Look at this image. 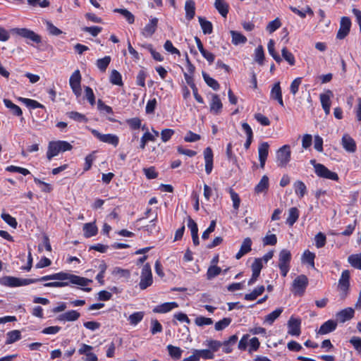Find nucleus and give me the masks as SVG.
Masks as SVG:
<instances>
[{
  "mask_svg": "<svg viewBox=\"0 0 361 361\" xmlns=\"http://www.w3.org/2000/svg\"><path fill=\"white\" fill-rule=\"evenodd\" d=\"M92 135L96 137L99 141L111 144L114 147L118 145L119 139L118 137L113 134H102L98 130L92 129L91 130Z\"/></svg>",
  "mask_w": 361,
  "mask_h": 361,
  "instance_id": "9d476101",
  "label": "nucleus"
},
{
  "mask_svg": "<svg viewBox=\"0 0 361 361\" xmlns=\"http://www.w3.org/2000/svg\"><path fill=\"white\" fill-rule=\"evenodd\" d=\"M4 103L7 108L10 109L12 111V113L14 115L18 116L22 115L23 112L21 109L16 104H13L11 100L8 99H4Z\"/></svg>",
  "mask_w": 361,
  "mask_h": 361,
  "instance_id": "a19ab883",
  "label": "nucleus"
},
{
  "mask_svg": "<svg viewBox=\"0 0 361 361\" xmlns=\"http://www.w3.org/2000/svg\"><path fill=\"white\" fill-rule=\"evenodd\" d=\"M193 355L197 357L198 361H200V357L204 359H213L214 357V353L207 349L204 350H194Z\"/></svg>",
  "mask_w": 361,
  "mask_h": 361,
  "instance_id": "f704fd0d",
  "label": "nucleus"
},
{
  "mask_svg": "<svg viewBox=\"0 0 361 361\" xmlns=\"http://www.w3.org/2000/svg\"><path fill=\"white\" fill-rule=\"evenodd\" d=\"M204 159L205 161V171L209 175L213 169V152L209 147L204 150Z\"/></svg>",
  "mask_w": 361,
  "mask_h": 361,
  "instance_id": "f3484780",
  "label": "nucleus"
},
{
  "mask_svg": "<svg viewBox=\"0 0 361 361\" xmlns=\"http://www.w3.org/2000/svg\"><path fill=\"white\" fill-rule=\"evenodd\" d=\"M294 189L295 194L300 197L302 198L304 197L307 192V188L305 183L301 180H297L294 183Z\"/></svg>",
  "mask_w": 361,
  "mask_h": 361,
  "instance_id": "c9c22d12",
  "label": "nucleus"
},
{
  "mask_svg": "<svg viewBox=\"0 0 361 361\" xmlns=\"http://www.w3.org/2000/svg\"><path fill=\"white\" fill-rule=\"evenodd\" d=\"M281 26V23L279 18H276L272 21H270L267 25L266 30L269 33L275 32Z\"/></svg>",
  "mask_w": 361,
  "mask_h": 361,
  "instance_id": "5fc2aeb1",
  "label": "nucleus"
},
{
  "mask_svg": "<svg viewBox=\"0 0 361 361\" xmlns=\"http://www.w3.org/2000/svg\"><path fill=\"white\" fill-rule=\"evenodd\" d=\"M114 12L122 15L129 24H133L135 21V16L132 13L126 8H115Z\"/></svg>",
  "mask_w": 361,
  "mask_h": 361,
  "instance_id": "4c0bfd02",
  "label": "nucleus"
},
{
  "mask_svg": "<svg viewBox=\"0 0 361 361\" xmlns=\"http://www.w3.org/2000/svg\"><path fill=\"white\" fill-rule=\"evenodd\" d=\"M221 272V269L217 266H211L207 272V279H212L218 276Z\"/></svg>",
  "mask_w": 361,
  "mask_h": 361,
  "instance_id": "052dcab7",
  "label": "nucleus"
},
{
  "mask_svg": "<svg viewBox=\"0 0 361 361\" xmlns=\"http://www.w3.org/2000/svg\"><path fill=\"white\" fill-rule=\"evenodd\" d=\"M355 311L352 307H348L336 313L337 319L342 323L351 319L354 317Z\"/></svg>",
  "mask_w": 361,
  "mask_h": 361,
  "instance_id": "aec40b11",
  "label": "nucleus"
},
{
  "mask_svg": "<svg viewBox=\"0 0 361 361\" xmlns=\"http://www.w3.org/2000/svg\"><path fill=\"white\" fill-rule=\"evenodd\" d=\"M11 32L37 44L40 43L42 41V38L39 35L27 28H13L11 30Z\"/></svg>",
  "mask_w": 361,
  "mask_h": 361,
  "instance_id": "0eeeda50",
  "label": "nucleus"
},
{
  "mask_svg": "<svg viewBox=\"0 0 361 361\" xmlns=\"http://www.w3.org/2000/svg\"><path fill=\"white\" fill-rule=\"evenodd\" d=\"M262 267H263L262 259L257 258L255 259L254 262L252 263V264L251 266L252 271L253 273H257V274H260Z\"/></svg>",
  "mask_w": 361,
  "mask_h": 361,
  "instance_id": "774afa93",
  "label": "nucleus"
},
{
  "mask_svg": "<svg viewBox=\"0 0 361 361\" xmlns=\"http://www.w3.org/2000/svg\"><path fill=\"white\" fill-rule=\"evenodd\" d=\"M231 322V319L225 317L223 319L216 322L214 328L216 331H221L226 328Z\"/></svg>",
  "mask_w": 361,
  "mask_h": 361,
  "instance_id": "e2e57ef3",
  "label": "nucleus"
},
{
  "mask_svg": "<svg viewBox=\"0 0 361 361\" xmlns=\"http://www.w3.org/2000/svg\"><path fill=\"white\" fill-rule=\"evenodd\" d=\"M222 103L217 94H213L210 104V111L214 114H219L222 109Z\"/></svg>",
  "mask_w": 361,
  "mask_h": 361,
  "instance_id": "cd10ccee",
  "label": "nucleus"
},
{
  "mask_svg": "<svg viewBox=\"0 0 361 361\" xmlns=\"http://www.w3.org/2000/svg\"><path fill=\"white\" fill-rule=\"evenodd\" d=\"M152 282L153 279L151 267L150 265L147 263L142 269L139 287L140 290H145L152 284Z\"/></svg>",
  "mask_w": 361,
  "mask_h": 361,
  "instance_id": "423d86ee",
  "label": "nucleus"
},
{
  "mask_svg": "<svg viewBox=\"0 0 361 361\" xmlns=\"http://www.w3.org/2000/svg\"><path fill=\"white\" fill-rule=\"evenodd\" d=\"M199 23L200 24L202 32L204 35H209L213 31V26L210 21L207 20L202 17H198Z\"/></svg>",
  "mask_w": 361,
  "mask_h": 361,
  "instance_id": "72a5a7b5",
  "label": "nucleus"
},
{
  "mask_svg": "<svg viewBox=\"0 0 361 361\" xmlns=\"http://www.w3.org/2000/svg\"><path fill=\"white\" fill-rule=\"evenodd\" d=\"M337 326V322L334 320H328L325 322L319 328L317 334L321 335L327 334L334 331Z\"/></svg>",
  "mask_w": 361,
  "mask_h": 361,
  "instance_id": "5701e85b",
  "label": "nucleus"
},
{
  "mask_svg": "<svg viewBox=\"0 0 361 361\" xmlns=\"http://www.w3.org/2000/svg\"><path fill=\"white\" fill-rule=\"evenodd\" d=\"M301 320L291 317L288 322V333L291 336H299L300 335Z\"/></svg>",
  "mask_w": 361,
  "mask_h": 361,
  "instance_id": "ddd939ff",
  "label": "nucleus"
},
{
  "mask_svg": "<svg viewBox=\"0 0 361 361\" xmlns=\"http://www.w3.org/2000/svg\"><path fill=\"white\" fill-rule=\"evenodd\" d=\"M231 34L232 36V43L235 45L245 44L247 42V38L238 32L232 30Z\"/></svg>",
  "mask_w": 361,
  "mask_h": 361,
  "instance_id": "79ce46f5",
  "label": "nucleus"
},
{
  "mask_svg": "<svg viewBox=\"0 0 361 361\" xmlns=\"http://www.w3.org/2000/svg\"><path fill=\"white\" fill-rule=\"evenodd\" d=\"M81 74L80 71L75 70L70 77L69 84L70 86L75 94V95L78 97L81 95L82 89H81Z\"/></svg>",
  "mask_w": 361,
  "mask_h": 361,
  "instance_id": "1a4fd4ad",
  "label": "nucleus"
},
{
  "mask_svg": "<svg viewBox=\"0 0 361 361\" xmlns=\"http://www.w3.org/2000/svg\"><path fill=\"white\" fill-rule=\"evenodd\" d=\"M206 345L209 348L210 350L214 353L222 347V342L216 340H207Z\"/></svg>",
  "mask_w": 361,
  "mask_h": 361,
  "instance_id": "0e129e2a",
  "label": "nucleus"
},
{
  "mask_svg": "<svg viewBox=\"0 0 361 361\" xmlns=\"http://www.w3.org/2000/svg\"><path fill=\"white\" fill-rule=\"evenodd\" d=\"M80 314L76 310H70L58 316L57 320L61 322H74L79 319Z\"/></svg>",
  "mask_w": 361,
  "mask_h": 361,
  "instance_id": "4be33fe9",
  "label": "nucleus"
},
{
  "mask_svg": "<svg viewBox=\"0 0 361 361\" xmlns=\"http://www.w3.org/2000/svg\"><path fill=\"white\" fill-rule=\"evenodd\" d=\"M1 217L6 224H8L12 228H17L18 223L16 219L14 217L11 216L10 214L3 213L1 214Z\"/></svg>",
  "mask_w": 361,
  "mask_h": 361,
  "instance_id": "bf43d9fd",
  "label": "nucleus"
},
{
  "mask_svg": "<svg viewBox=\"0 0 361 361\" xmlns=\"http://www.w3.org/2000/svg\"><path fill=\"white\" fill-rule=\"evenodd\" d=\"M270 231H268L267 235L262 239L264 245H275L277 243V238L275 234H271Z\"/></svg>",
  "mask_w": 361,
  "mask_h": 361,
  "instance_id": "3c124183",
  "label": "nucleus"
},
{
  "mask_svg": "<svg viewBox=\"0 0 361 361\" xmlns=\"http://www.w3.org/2000/svg\"><path fill=\"white\" fill-rule=\"evenodd\" d=\"M274 41L273 39H270L267 44L268 51L269 54L274 58V59L276 61V63H281L282 61V59L281 56L276 54L275 51V47H274Z\"/></svg>",
  "mask_w": 361,
  "mask_h": 361,
  "instance_id": "37998d69",
  "label": "nucleus"
},
{
  "mask_svg": "<svg viewBox=\"0 0 361 361\" xmlns=\"http://www.w3.org/2000/svg\"><path fill=\"white\" fill-rule=\"evenodd\" d=\"M252 240L250 238H246L243 240L240 246V250L235 255L237 259H240L243 256L251 251Z\"/></svg>",
  "mask_w": 361,
  "mask_h": 361,
  "instance_id": "b1692460",
  "label": "nucleus"
},
{
  "mask_svg": "<svg viewBox=\"0 0 361 361\" xmlns=\"http://www.w3.org/2000/svg\"><path fill=\"white\" fill-rule=\"evenodd\" d=\"M61 273L65 274H67V275H69L71 276H74L75 278H78V279H79V280H78V282H76V283H73V282H71V279H64V280H59L60 281L46 283L44 284V286L61 288V287L68 286L70 284H73V285H78L81 287H85V286H88L90 283H92V280L87 279V278L81 277V276H77L75 274L63 272V271H61Z\"/></svg>",
  "mask_w": 361,
  "mask_h": 361,
  "instance_id": "f03ea898",
  "label": "nucleus"
},
{
  "mask_svg": "<svg viewBox=\"0 0 361 361\" xmlns=\"http://www.w3.org/2000/svg\"><path fill=\"white\" fill-rule=\"evenodd\" d=\"M155 137L149 132H146L142 136L140 140V148L144 149L145 148L146 144L149 141H154Z\"/></svg>",
  "mask_w": 361,
  "mask_h": 361,
  "instance_id": "13d9d810",
  "label": "nucleus"
},
{
  "mask_svg": "<svg viewBox=\"0 0 361 361\" xmlns=\"http://www.w3.org/2000/svg\"><path fill=\"white\" fill-rule=\"evenodd\" d=\"M21 338V333L19 330H13L6 334V344L9 345Z\"/></svg>",
  "mask_w": 361,
  "mask_h": 361,
  "instance_id": "473e14b6",
  "label": "nucleus"
},
{
  "mask_svg": "<svg viewBox=\"0 0 361 361\" xmlns=\"http://www.w3.org/2000/svg\"><path fill=\"white\" fill-rule=\"evenodd\" d=\"M264 291V286H260L256 288L251 292L250 293L245 294V299L246 300H255L258 296L261 295L263 292Z\"/></svg>",
  "mask_w": 361,
  "mask_h": 361,
  "instance_id": "58836bf2",
  "label": "nucleus"
},
{
  "mask_svg": "<svg viewBox=\"0 0 361 361\" xmlns=\"http://www.w3.org/2000/svg\"><path fill=\"white\" fill-rule=\"evenodd\" d=\"M283 312L282 308H277L265 317L264 322L272 324L274 321L281 315Z\"/></svg>",
  "mask_w": 361,
  "mask_h": 361,
  "instance_id": "ea45409f",
  "label": "nucleus"
},
{
  "mask_svg": "<svg viewBox=\"0 0 361 361\" xmlns=\"http://www.w3.org/2000/svg\"><path fill=\"white\" fill-rule=\"evenodd\" d=\"M349 342L353 345L355 350L359 355H361V338L353 336Z\"/></svg>",
  "mask_w": 361,
  "mask_h": 361,
  "instance_id": "338daca9",
  "label": "nucleus"
},
{
  "mask_svg": "<svg viewBox=\"0 0 361 361\" xmlns=\"http://www.w3.org/2000/svg\"><path fill=\"white\" fill-rule=\"evenodd\" d=\"M178 307V305L176 302H164L155 307L153 310V312L156 313H166Z\"/></svg>",
  "mask_w": 361,
  "mask_h": 361,
  "instance_id": "a878e982",
  "label": "nucleus"
},
{
  "mask_svg": "<svg viewBox=\"0 0 361 361\" xmlns=\"http://www.w3.org/2000/svg\"><path fill=\"white\" fill-rule=\"evenodd\" d=\"M203 78L208 86L212 87L214 90H217L219 88V84L214 78H211L208 74L202 72Z\"/></svg>",
  "mask_w": 361,
  "mask_h": 361,
  "instance_id": "49530a36",
  "label": "nucleus"
},
{
  "mask_svg": "<svg viewBox=\"0 0 361 361\" xmlns=\"http://www.w3.org/2000/svg\"><path fill=\"white\" fill-rule=\"evenodd\" d=\"M269 188V178L264 175L261 178L260 181L255 186V191L256 193H262L266 192Z\"/></svg>",
  "mask_w": 361,
  "mask_h": 361,
  "instance_id": "7c9ffc66",
  "label": "nucleus"
},
{
  "mask_svg": "<svg viewBox=\"0 0 361 361\" xmlns=\"http://www.w3.org/2000/svg\"><path fill=\"white\" fill-rule=\"evenodd\" d=\"M333 92L330 90H326L325 92L320 94L319 95L322 109L326 115H329L330 113V108L331 104V99L333 97Z\"/></svg>",
  "mask_w": 361,
  "mask_h": 361,
  "instance_id": "4468645a",
  "label": "nucleus"
},
{
  "mask_svg": "<svg viewBox=\"0 0 361 361\" xmlns=\"http://www.w3.org/2000/svg\"><path fill=\"white\" fill-rule=\"evenodd\" d=\"M281 54L283 58L290 65L293 66L295 64V57L293 54L290 52L286 47H283L281 50Z\"/></svg>",
  "mask_w": 361,
  "mask_h": 361,
  "instance_id": "6e6d98bb",
  "label": "nucleus"
},
{
  "mask_svg": "<svg viewBox=\"0 0 361 361\" xmlns=\"http://www.w3.org/2000/svg\"><path fill=\"white\" fill-rule=\"evenodd\" d=\"M158 23V19L154 18L150 20L149 23L147 24L142 30V35L145 37H151L156 31Z\"/></svg>",
  "mask_w": 361,
  "mask_h": 361,
  "instance_id": "393cba45",
  "label": "nucleus"
},
{
  "mask_svg": "<svg viewBox=\"0 0 361 361\" xmlns=\"http://www.w3.org/2000/svg\"><path fill=\"white\" fill-rule=\"evenodd\" d=\"M314 240L316 247L317 248H321L325 245L326 238L324 233L319 232L315 235Z\"/></svg>",
  "mask_w": 361,
  "mask_h": 361,
  "instance_id": "680f3d73",
  "label": "nucleus"
},
{
  "mask_svg": "<svg viewBox=\"0 0 361 361\" xmlns=\"http://www.w3.org/2000/svg\"><path fill=\"white\" fill-rule=\"evenodd\" d=\"M269 145L267 142L262 143L258 148L259 160L260 162V167L264 168L265 162L269 154Z\"/></svg>",
  "mask_w": 361,
  "mask_h": 361,
  "instance_id": "a211bd4d",
  "label": "nucleus"
},
{
  "mask_svg": "<svg viewBox=\"0 0 361 361\" xmlns=\"http://www.w3.org/2000/svg\"><path fill=\"white\" fill-rule=\"evenodd\" d=\"M143 317L144 313L142 312H134L129 316L128 321L130 324L135 326L142 320Z\"/></svg>",
  "mask_w": 361,
  "mask_h": 361,
  "instance_id": "8fccbe9b",
  "label": "nucleus"
},
{
  "mask_svg": "<svg viewBox=\"0 0 361 361\" xmlns=\"http://www.w3.org/2000/svg\"><path fill=\"white\" fill-rule=\"evenodd\" d=\"M84 236L85 238H91L97 234L98 228L95 225V221L92 223H87L83 225Z\"/></svg>",
  "mask_w": 361,
  "mask_h": 361,
  "instance_id": "bb28decb",
  "label": "nucleus"
},
{
  "mask_svg": "<svg viewBox=\"0 0 361 361\" xmlns=\"http://www.w3.org/2000/svg\"><path fill=\"white\" fill-rule=\"evenodd\" d=\"M228 192L231 195V198L233 202V207L235 210L238 211L240 204V197L238 194L235 192L232 188H229Z\"/></svg>",
  "mask_w": 361,
  "mask_h": 361,
  "instance_id": "603ef678",
  "label": "nucleus"
},
{
  "mask_svg": "<svg viewBox=\"0 0 361 361\" xmlns=\"http://www.w3.org/2000/svg\"><path fill=\"white\" fill-rule=\"evenodd\" d=\"M67 114L70 118H71L75 121L83 122V123H86L87 121V118H86V116L84 114H82L80 113H78L76 111H71V112H68Z\"/></svg>",
  "mask_w": 361,
  "mask_h": 361,
  "instance_id": "4d7b16f0",
  "label": "nucleus"
},
{
  "mask_svg": "<svg viewBox=\"0 0 361 361\" xmlns=\"http://www.w3.org/2000/svg\"><path fill=\"white\" fill-rule=\"evenodd\" d=\"M348 262L355 268L361 270V257L360 255H351L348 257Z\"/></svg>",
  "mask_w": 361,
  "mask_h": 361,
  "instance_id": "864d4df0",
  "label": "nucleus"
},
{
  "mask_svg": "<svg viewBox=\"0 0 361 361\" xmlns=\"http://www.w3.org/2000/svg\"><path fill=\"white\" fill-rule=\"evenodd\" d=\"M314 258L315 254L307 250L303 252L301 259L302 263H307L312 267H314Z\"/></svg>",
  "mask_w": 361,
  "mask_h": 361,
  "instance_id": "e433bc0d",
  "label": "nucleus"
},
{
  "mask_svg": "<svg viewBox=\"0 0 361 361\" xmlns=\"http://www.w3.org/2000/svg\"><path fill=\"white\" fill-rule=\"evenodd\" d=\"M111 62V57L106 56L102 59H99L97 61V66L102 72H105L108 66Z\"/></svg>",
  "mask_w": 361,
  "mask_h": 361,
  "instance_id": "c03bdc74",
  "label": "nucleus"
},
{
  "mask_svg": "<svg viewBox=\"0 0 361 361\" xmlns=\"http://www.w3.org/2000/svg\"><path fill=\"white\" fill-rule=\"evenodd\" d=\"M290 147L285 145L276 152V162L279 166L285 167L290 160Z\"/></svg>",
  "mask_w": 361,
  "mask_h": 361,
  "instance_id": "6e6552de",
  "label": "nucleus"
},
{
  "mask_svg": "<svg viewBox=\"0 0 361 361\" xmlns=\"http://www.w3.org/2000/svg\"><path fill=\"white\" fill-rule=\"evenodd\" d=\"M167 349L169 355L174 359L178 360L182 355V350L179 347H176L172 345H169Z\"/></svg>",
  "mask_w": 361,
  "mask_h": 361,
  "instance_id": "de8ad7c7",
  "label": "nucleus"
},
{
  "mask_svg": "<svg viewBox=\"0 0 361 361\" xmlns=\"http://www.w3.org/2000/svg\"><path fill=\"white\" fill-rule=\"evenodd\" d=\"M214 7L223 17L227 16L229 6L225 0H215Z\"/></svg>",
  "mask_w": 361,
  "mask_h": 361,
  "instance_id": "c756f323",
  "label": "nucleus"
},
{
  "mask_svg": "<svg viewBox=\"0 0 361 361\" xmlns=\"http://www.w3.org/2000/svg\"><path fill=\"white\" fill-rule=\"evenodd\" d=\"M343 147L348 152L353 153L356 151V144L355 140L348 134H345L342 137Z\"/></svg>",
  "mask_w": 361,
  "mask_h": 361,
  "instance_id": "412c9836",
  "label": "nucleus"
},
{
  "mask_svg": "<svg viewBox=\"0 0 361 361\" xmlns=\"http://www.w3.org/2000/svg\"><path fill=\"white\" fill-rule=\"evenodd\" d=\"M314 172L319 178L332 180H338L339 178L336 173L331 171L323 164L316 165V171Z\"/></svg>",
  "mask_w": 361,
  "mask_h": 361,
  "instance_id": "9b49d317",
  "label": "nucleus"
},
{
  "mask_svg": "<svg viewBox=\"0 0 361 361\" xmlns=\"http://www.w3.org/2000/svg\"><path fill=\"white\" fill-rule=\"evenodd\" d=\"M19 99L21 102H23L27 107H30L31 109H37V108L44 109V105L39 103L36 100L27 99V98H23V97H20Z\"/></svg>",
  "mask_w": 361,
  "mask_h": 361,
  "instance_id": "a18cd8bd",
  "label": "nucleus"
},
{
  "mask_svg": "<svg viewBox=\"0 0 361 361\" xmlns=\"http://www.w3.org/2000/svg\"><path fill=\"white\" fill-rule=\"evenodd\" d=\"M255 61L260 65L263 63L264 59V49L262 46H258L255 51Z\"/></svg>",
  "mask_w": 361,
  "mask_h": 361,
  "instance_id": "69168bd1",
  "label": "nucleus"
},
{
  "mask_svg": "<svg viewBox=\"0 0 361 361\" xmlns=\"http://www.w3.org/2000/svg\"><path fill=\"white\" fill-rule=\"evenodd\" d=\"M299 217V210L296 207H291L288 211V216L286 219V224L290 226L297 221Z\"/></svg>",
  "mask_w": 361,
  "mask_h": 361,
  "instance_id": "2f4dec72",
  "label": "nucleus"
},
{
  "mask_svg": "<svg viewBox=\"0 0 361 361\" xmlns=\"http://www.w3.org/2000/svg\"><path fill=\"white\" fill-rule=\"evenodd\" d=\"M291 260L290 252L286 249H283L279 256V267L281 275L286 276L290 269V262Z\"/></svg>",
  "mask_w": 361,
  "mask_h": 361,
  "instance_id": "20e7f679",
  "label": "nucleus"
},
{
  "mask_svg": "<svg viewBox=\"0 0 361 361\" xmlns=\"http://www.w3.org/2000/svg\"><path fill=\"white\" fill-rule=\"evenodd\" d=\"M308 285V279L304 275L298 276L293 281L292 292L295 295H302Z\"/></svg>",
  "mask_w": 361,
  "mask_h": 361,
  "instance_id": "39448f33",
  "label": "nucleus"
},
{
  "mask_svg": "<svg viewBox=\"0 0 361 361\" xmlns=\"http://www.w3.org/2000/svg\"><path fill=\"white\" fill-rule=\"evenodd\" d=\"M93 349L92 346L82 343L80 348L78 349V353L80 355H85L86 357L82 358L83 361H97V356L92 353V350Z\"/></svg>",
  "mask_w": 361,
  "mask_h": 361,
  "instance_id": "2eb2a0df",
  "label": "nucleus"
},
{
  "mask_svg": "<svg viewBox=\"0 0 361 361\" xmlns=\"http://www.w3.org/2000/svg\"><path fill=\"white\" fill-rule=\"evenodd\" d=\"M72 148V145L66 141H51L49 143L48 145L47 157L48 160L50 161L53 157L57 156L60 152L69 151Z\"/></svg>",
  "mask_w": 361,
  "mask_h": 361,
  "instance_id": "7ed1b4c3",
  "label": "nucleus"
},
{
  "mask_svg": "<svg viewBox=\"0 0 361 361\" xmlns=\"http://www.w3.org/2000/svg\"><path fill=\"white\" fill-rule=\"evenodd\" d=\"M185 18L190 20L195 15V4L192 0L186 1L185 4Z\"/></svg>",
  "mask_w": 361,
  "mask_h": 361,
  "instance_id": "c85d7f7f",
  "label": "nucleus"
},
{
  "mask_svg": "<svg viewBox=\"0 0 361 361\" xmlns=\"http://www.w3.org/2000/svg\"><path fill=\"white\" fill-rule=\"evenodd\" d=\"M270 98L276 100L281 106H284L280 82L274 84L271 90Z\"/></svg>",
  "mask_w": 361,
  "mask_h": 361,
  "instance_id": "dca6fc26",
  "label": "nucleus"
},
{
  "mask_svg": "<svg viewBox=\"0 0 361 361\" xmlns=\"http://www.w3.org/2000/svg\"><path fill=\"white\" fill-rule=\"evenodd\" d=\"M110 82L116 85H123L122 77L118 71L113 70L110 75Z\"/></svg>",
  "mask_w": 361,
  "mask_h": 361,
  "instance_id": "09e8293b",
  "label": "nucleus"
},
{
  "mask_svg": "<svg viewBox=\"0 0 361 361\" xmlns=\"http://www.w3.org/2000/svg\"><path fill=\"white\" fill-rule=\"evenodd\" d=\"M71 279V282H78V278L71 276L62 273H56L51 275H47L39 279H20L13 276H4L0 278V284L8 287H18L29 285L37 281H46L49 280H64Z\"/></svg>",
  "mask_w": 361,
  "mask_h": 361,
  "instance_id": "f257e3e1",
  "label": "nucleus"
},
{
  "mask_svg": "<svg viewBox=\"0 0 361 361\" xmlns=\"http://www.w3.org/2000/svg\"><path fill=\"white\" fill-rule=\"evenodd\" d=\"M350 271L348 270H344L338 281V286L341 290L344 293L343 298L346 295L347 290L349 288L350 283Z\"/></svg>",
  "mask_w": 361,
  "mask_h": 361,
  "instance_id": "6ab92c4d",
  "label": "nucleus"
},
{
  "mask_svg": "<svg viewBox=\"0 0 361 361\" xmlns=\"http://www.w3.org/2000/svg\"><path fill=\"white\" fill-rule=\"evenodd\" d=\"M351 26V21L348 17L343 16L341 19L340 27L337 32L336 37L339 39H344L349 33Z\"/></svg>",
  "mask_w": 361,
  "mask_h": 361,
  "instance_id": "f8f14e48",
  "label": "nucleus"
}]
</instances>
